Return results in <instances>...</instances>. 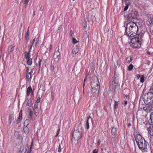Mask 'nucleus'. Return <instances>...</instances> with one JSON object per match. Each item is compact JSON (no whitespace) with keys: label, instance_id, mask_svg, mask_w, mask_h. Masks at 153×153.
Here are the masks:
<instances>
[{"label":"nucleus","instance_id":"nucleus-25","mask_svg":"<svg viewBox=\"0 0 153 153\" xmlns=\"http://www.w3.org/2000/svg\"><path fill=\"white\" fill-rule=\"evenodd\" d=\"M144 76L143 75L140 78V81L141 82L143 83L144 81Z\"/></svg>","mask_w":153,"mask_h":153},{"label":"nucleus","instance_id":"nucleus-10","mask_svg":"<svg viewBox=\"0 0 153 153\" xmlns=\"http://www.w3.org/2000/svg\"><path fill=\"white\" fill-rule=\"evenodd\" d=\"M22 110H21L20 111L19 117L17 120L16 121V123L17 124L19 123L21 121L22 119Z\"/></svg>","mask_w":153,"mask_h":153},{"label":"nucleus","instance_id":"nucleus-41","mask_svg":"<svg viewBox=\"0 0 153 153\" xmlns=\"http://www.w3.org/2000/svg\"><path fill=\"white\" fill-rule=\"evenodd\" d=\"M147 54H149V55H152V53H151L149 51H147Z\"/></svg>","mask_w":153,"mask_h":153},{"label":"nucleus","instance_id":"nucleus-51","mask_svg":"<svg viewBox=\"0 0 153 153\" xmlns=\"http://www.w3.org/2000/svg\"><path fill=\"white\" fill-rule=\"evenodd\" d=\"M58 135V134H57L56 135L55 137H56Z\"/></svg>","mask_w":153,"mask_h":153},{"label":"nucleus","instance_id":"nucleus-39","mask_svg":"<svg viewBox=\"0 0 153 153\" xmlns=\"http://www.w3.org/2000/svg\"><path fill=\"white\" fill-rule=\"evenodd\" d=\"M141 76H140V75L139 74H137V78H138V79H139L141 77Z\"/></svg>","mask_w":153,"mask_h":153},{"label":"nucleus","instance_id":"nucleus-17","mask_svg":"<svg viewBox=\"0 0 153 153\" xmlns=\"http://www.w3.org/2000/svg\"><path fill=\"white\" fill-rule=\"evenodd\" d=\"M117 130L116 128L114 127L112 128L111 130L112 134L113 135H115L117 133Z\"/></svg>","mask_w":153,"mask_h":153},{"label":"nucleus","instance_id":"nucleus-24","mask_svg":"<svg viewBox=\"0 0 153 153\" xmlns=\"http://www.w3.org/2000/svg\"><path fill=\"white\" fill-rule=\"evenodd\" d=\"M31 149L32 147L31 146L30 149H28L26 150L25 152V153H31Z\"/></svg>","mask_w":153,"mask_h":153},{"label":"nucleus","instance_id":"nucleus-34","mask_svg":"<svg viewBox=\"0 0 153 153\" xmlns=\"http://www.w3.org/2000/svg\"><path fill=\"white\" fill-rule=\"evenodd\" d=\"M38 103H37L35 102V105H34V108H38Z\"/></svg>","mask_w":153,"mask_h":153},{"label":"nucleus","instance_id":"nucleus-32","mask_svg":"<svg viewBox=\"0 0 153 153\" xmlns=\"http://www.w3.org/2000/svg\"><path fill=\"white\" fill-rule=\"evenodd\" d=\"M128 5H127L126 6H125V7L124 8V11H126V10H127L128 9Z\"/></svg>","mask_w":153,"mask_h":153},{"label":"nucleus","instance_id":"nucleus-37","mask_svg":"<svg viewBox=\"0 0 153 153\" xmlns=\"http://www.w3.org/2000/svg\"><path fill=\"white\" fill-rule=\"evenodd\" d=\"M93 153H98V150L96 149L94 150Z\"/></svg>","mask_w":153,"mask_h":153},{"label":"nucleus","instance_id":"nucleus-36","mask_svg":"<svg viewBox=\"0 0 153 153\" xmlns=\"http://www.w3.org/2000/svg\"><path fill=\"white\" fill-rule=\"evenodd\" d=\"M42 61V59H41L40 60L39 62V68H40L41 67V63Z\"/></svg>","mask_w":153,"mask_h":153},{"label":"nucleus","instance_id":"nucleus-49","mask_svg":"<svg viewBox=\"0 0 153 153\" xmlns=\"http://www.w3.org/2000/svg\"><path fill=\"white\" fill-rule=\"evenodd\" d=\"M52 99H53V98H54V96L53 95L52 96Z\"/></svg>","mask_w":153,"mask_h":153},{"label":"nucleus","instance_id":"nucleus-23","mask_svg":"<svg viewBox=\"0 0 153 153\" xmlns=\"http://www.w3.org/2000/svg\"><path fill=\"white\" fill-rule=\"evenodd\" d=\"M133 65L131 64H130L128 68V70L129 71L132 70L133 68Z\"/></svg>","mask_w":153,"mask_h":153},{"label":"nucleus","instance_id":"nucleus-18","mask_svg":"<svg viewBox=\"0 0 153 153\" xmlns=\"http://www.w3.org/2000/svg\"><path fill=\"white\" fill-rule=\"evenodd\" d=\"M27 62L28 65H31L32 63V59L30 58L27 59Z\"/></svg>","mask_w":153,"mask_h":153},{"label":"nucleus","instance_id":"nucleus-6","mask_svg":"<svg viewBox=\"0 0 153 153\" xmlns=\"http://www.w3.org/2000/svg\"><path fill=\"white\" fill-rule=\"evenodd\" d=\"M26 79L27 81H28L32 77L31 74L33 73V71L31 69H30V67H26Z\"/></svg>","mask_w":153,"mask_h":153},{"label":"nucleus","instance_id":"nucleus-13","mask_svg":"<svg viewBox=\"0 0 153 153\" xmlns=\"http://www.w3.org/2000/svg\"><path fill=\"white\" fill-rule=\"evenodd\" d=\"M146 23L148 25L153 24V17H151L146 21Z\"/></svg>","mask_w":153,"mask_h":153},{"label":"nucleus","instance_id":"nucleus-15","mask_svg":"<svg viewBox=\"0 0 153 153\" xmlns=\"http://www.w3.org/2000/svg\"><path fill=\"white\" fill-rule=\"evenodd\" d=\"M90 119H91V116H89L88 117V118L86 121V128L87 129H88L89 128V122L90 121Z\"/></svg>","mask_w":153,"mask_h":153},{"label":"nucleus","instance_id":"nucleus-14","mask_svg":"<svg viewBox=\"0 0 153 153\" xmlns=\"http://www.w3.org/2000/svg\"><path fill=\"white\" fill-rule=\"evenodd\" d=\"M32 91V89L31 86L29 87L27 89V96H29L30 95V94Z\"/></svg>","mask_w":153,"mask_h":153},{"label":"nucleus","instance_id":"nucleus-8","mask_svg":"<svg viewBox=\"0 0 153 153\" xmlns=\"http://www.w3.org/2000/svg\"><path fill=\"white\" fill-rule=\"evenodd\" d=\"M118 87V84L115 80H113L111 82L110 86V88L111 90H115V89Z\"/></svg>","mask_w":153,"mask_h":153},{"label":"nucleus","instance_id":"nucleus-43","mask_svg":"<svg viewBox=\"0 0 153 153\" xmlns=\"http://www.w3.org/2000/svg\"><path fill=\"white\" fill-rule=\"evenodd\" d=\"M124 105H126L127 103V101H126L125 100L124 101Z\"/></svg>","mask_w":153,"mask_h":153},{"label":"nucleus","instance_id":"nucleus-30","mask_svg":"<svg viewBox=\"0 0 153 153\" xmlns=\"http://www.w3.org/2000/svg\"><path fill=\"white\" fill-rule=\"evenodd\" d=\"M58 152H60L61 151V145H59V146L58 148Z\"/></svg>","mask_w":153,"mask_h":153},{"label":"nucleus","instance_id":"nucleus-5","mask_svg":"<svg viewBox=\"0 0 153 153\" xmlns=\"http://www.w3.org/2000/svg\"><path fill=\"white\" fill-rule=\"evenodd\" d=\"M99 82L97 78L94 77L93 79L91 82V85L92 88V91L93 92H95L96 94H98L100 89L99 85Z\"/></svg>","mask_w":153,"mask_h":153},{"label":"nucleus","instance_id":"nucleus-1","mask_svg":"<svg viewBox=\"0 0 153 153\" xmlns=\"http://www.w3.org/2000/svg\"><path fill=\"white\" fill-rule=\"evenodd\" d=\"M138 30V28L136 23L130 22L126 25L125 33L129 37H132L134 36Z\"/></svg>","mask_w":153,"mask_h":153},{"label":"nucleus","instance_id":"nucleus-27","mask_svg":"<svg viewBox=\"0 0 153 153\" xmlns=\"http://www.w3.org/2000/svg\"><path fill=\"white\" fill-rule=\"evenodd\" d=\"M29 0H24V4H26L25 7H26L27 5L28 4Z\"/></svg>","mask_w":153,"mask_h":153},{"label":"nucleus","instance_id":"nucleus-48","mask_svg":"<svg viewBox=\"0 0 153 153\" xmlns=\"http://www.w3.org/2000/svg\"><path fill=\"white\" fill-rule=\"evenodd\" d=\"M85 85V82H84L83 84V89L84 88ZM83 91H84V90H83Z\"/></svg>","mask_w":153,"mask_h":153},{"label":"nucleus","instance_id":"nucleus-26","mask_svg":"<svg viewBox=\"0 0 153 153\" xmlns=\"http://www.w3.org/2000/svg\"><path fill=\"white\" fill-rule=\"evenodd\" d=\"M72 42L74 44H76L78 42V41H77L75 39L73 38L72 39Z\"/></svg>","mask_w":153,"mask_h":153},{"label":"nucleus","instance_id":"nucleus-33","mask_svg":"<svg viewBox=\"0 0 153 153\" xmlns=\"http://www.w3.org/2000/svg\"><path fill=\"white\" fill-rule=\"evenodd\" d=\"M150 118L151 120H153V112L151 113V114Z\"/></svg>","mask_w":153,"mask_h":153},{"label":"nucleus","instance_id":"nucleus-22","mask_svg":"<svg viewBox=\"0 0 153 153\" xmlns=\"http://www.w3.org/2000/svg\"><path fill=\"white\" fill-rule=\"evenodd\" d=\"M35 39V38H34ZM39 37L37 38L36 40V41H34V42L35 41V46H36L39 43Z\"/></svg>","mask_w":153,"mask_h":153},{"label":"nucleus","instance_id":"nucleus-9","mask_svg":"<svg viewBox=\"0 0 153 153\" xmlns=\"http://www.w3.org/2000/svg\"><path fill=\"white\" fill-rule=\"evenodd\" d=\"M35 39H34L33 40V41L32 42V45L30 47V50H29V52H26L25 53V58L26 59H28L30 58V56L29 55V53H30V50L31 49L32 47L33 44L34 42L35 41Z\"/></svg>","mask_w":153,"mask_h":153},{"label":"nucleus","instance_id":"nucleus-52","mask_svg":"<svg viewBox=\"0 0 153 153\" xmlns=\"http://www.w3.org/2000/svg\"><path fill=\"white\" fill-rule=\"evenodd\" d=\"M101 150H103V149H102H102H101Z\"/></svg>","mask_w":153,"mask_h":153},{"label":"nucleus","instance_id":"nucleus-42","mask_svg":"<svg viewBox=\"0 0 153 153\" xmlns=\"http://www.w3.org/2000/svg\"><path fill=\"white\" fill-rule=\"evenodd\" d=\"M52 46L51 45L50 46V49H49L50 51L52 50Z\"/></svg>","mask_w":153,"mask_h":153},{"label":"nucleus","instance_id":"nucleus-20","mask_svg":"<svg viewBox=\"0 0 153 153\" xmlns=\"http://www.w3.org/2000/svg\"><path fill=\"white\" fill-rule=\"evenodd\" d=\"M29 27L28 28L27 31V33L26 35H25V37L26 40H28L29 39Z\"/></svg>","mask_w":153,"mask_h":153},{"label":"nucleus","instance_id":"nucleus-44","mask_svg":"<svg viewBox=\"0 0 153 153\" xmlns=\"http://www.w3.org/2000/svg\"><path fill=\"white\" fill-rule=\"evenodd\" d=\"M60 130V129H59L57 130V134H59V132Z\"/></svg>","mask_w":153,"mask_h":153},{"label":"nucleus","instance_id":"nucleus-45","mask_svg":"<svg viewBox=\"0 0 153 153\" xmlns=\"http://www.w3.org/2000/svg\"><path fill=\"white\" fill-rule=\"evenodd\" d=\"M87 77H85V78H84V82H85V81L86 80H87Z\"/></svg>","mask_w":153,"mask_h":153},{"label":"nucleus","instance_id":"nucleus-50","mask_svg":"<svg viewBox=\"0 0 153 153\" xmlns=\"http://www.w3.org/2000/svg\"><path fill=\"white\" fill-rule=\"evenodd\" d=\"M131 126V124L130 123H129L128 124V126Z\"/></svg>","mask_w":153,"mask_h":153},{"label":"nucleus","instance_id":"nucleus-11","mask_svg":"<svg viewBox=\"0 0 153 153\" xmlns=\"http://www.w3.org/2000/svg\"><path fill=\"white\" fill-rule=\"evenodd\" d=\"M78 52V49L77 47H75L73 50L72 54L73 56H75Z\"/></svg>","mask_w":153,"mask_h":153},{"label":"nucleus","instance_id":"nucleus-40","mask_svg":"<svg viewBox=\"0 0 153 153\" xmlns=\"http://www.w3.org/2000/svg\"><path fill=\"white\" fill-rule=\"evenodd\" d=\"M100 140H98V142H97V143L98 144V145L99 146L100 145Z\"/></svg>","mask_w":153,"mask_h":153},{"label":"nucleus","instance_id":"nucleus-29","mask_svg":"<svg viewBox=\"0 0 153 153\" xmlns=\"http://www.w3.org/2000/svg\"><path fill=\"white\" fill-rule=\"evenodd\" d=\"M114 107L115 109H116L118 107V104L117 102H115L114 105Z\"/></svg>","mask_w":153,"mask_h":153},{"label":"nucleus","instance_id":"nucleus-21","mask_svg":"<svg viewBox=\"0 0 153 153\" xmlns=\"http://www.w3.org/2000/svg\"><path fill=\"white\" fill-rule=\"evenodd\" d=\"M132 60V57L131 56H129L126 59V61L128 63L130 62Z\"/></svg>","mask_w":153,"mask_h":153},{"label":"nucleus","instance_id":"nucleus-7","mask_svg":"<svg viewBox=\"0 0 153 153\" xmlns=\"http://www.w3.org/2000/svg\"><path fill=\"white\" fill-rule=\"evenodd\" d=\"M60 54L59 48V47H58L57 50L56 51H55L53 56V58L54 59L55 61L56 62H57L60 59Z\"/></svg>","mask_w":153,"mask_h":153},{"label":"nucleus","instance_id":"nucleus-38","mask_svg":"<svg viewBox=\"0 0 153 153\" xmlns=\"http://www.w3.org/2000/svg\"><path fill=\"white\" fill-rule=\"evenodd\" d=\"M34 110L35 112H38V108H34Z\"/></svg>","mask_w":153,"mask_h":153},{"label":"nucleus","instance_id":"nucleus-4","mask_svg":"<svg viewBox=\"0 0 153 153\" xmlns=\"http://www.w3.org/2000/svg\"><path fill=\"white\" fill-rule=\"evenodd\" d=\"M82 132V125L80 123L77 129L74 130L73 132V137L75 140H77L81 137Z\"/></svg>","mask_w":153,"mask_h":153},{"label":"nucleus","instance_id":"nucleus-3","mask_svg":"<svg viewBox=\"0 0 153 153\" xmlns=\"http://www.w3.org/2000/svg\"><path fill=\"white\" fill-rule=\"evenodd\" d=\"M142 34H138L131 39L130 43V45L132 48H139L140 47L141 44V38L142 37Z\"/></svg>","mask_w":153,"mask_h":153},{"label":"nucleus","instance_id":"nucleus-12","mask_svg":"<svg viewBox=\"0 0 153 153\" xmlns=\"http://www.w3.org/2000/svg\"><path fill=\"white\" fill-rule=\"evenodd\" d=\"M130 15L132 19H135L137 18V13L136 12L132 11Z\"/></svg>","mask_w":153,"mask_h":153},{"label":"nucleus","instance_id":"nucleus-2","mask_svg":"<svg viewBox=\"0 0 153 153\" xmlns=\"http://www.w3.org/2000/svg\"><path fill=\"white\" fill-rule=\"evenodd\" d=\"M135 140L139 149L143 152H147V145L144 139L140 134H137L135 136Z\"/></svg>","mask_w":153,"mask_h":153},{"label":"nucleus","instance_id":"nucleus-16","mask_svg":"<svg viewBox=\"0 0 153 153\" xmlns=\"http://www.w3.org/2000/svg\"><path fill=\"white\" fill-rule=\"evenodd\" d=\"M15 45H10L8 48V51L10 52H12L14 50Z\"/></svg>","mask_w":153,"mask_h":153},{"label":"nucleus","instance_id":"nucleus-47","mask_svg":"<svg viewBox=\"0 0 153 153\" xmlns=\"http://www.w3.org/2000/svg\"><path fill=\"white\" fill-rule=\"evenodd\" d=\"M35 15V11H34L33 14V16Z\"/></svg>","mask_w":153,"mask_h":153},{"label":"nucleus","instance_id":"nucleus-35","mask_svg":"<svg viewBox=\"0 0 153 153\" xmlns=\"http://www.w3.org/2000/svg\"><path fill=\"white\" fill-rule=\"evenodd\" d=\"M73 34V31L72 30H71L70 31V36L71 37L72 36Z\"/></svg>","mask_w":153,"mask_h":153},{"label":"nucleus","instance_id":"nucleus-28","mask_svg":"<svg viewBox=\"0 0 153 153\" xmlns=\"http://www.w3.org/2000/svg\"><path fill=\"white\" fill-rule=\"evenodd\" d=\"M41 98L39 97L37 98L36 102H35V103H38L40 102V99Z\"/></svg>","mask_w":153,"mask_h":153},{"label":"nucleus","instance_id":"nucleus-46","mask_svg":"<svg viewBox=\"0 0 153 153\" xmlns=\"http://www.w3.org/2000/svg\"><path fill=\"white\" fill-rule=\"evenodd\" d=\"M89 75V73H87L86 74V75H85V77H87L88 76V75Z\"/></svg>","mask_w":153,"mask_h":153},{"label":"nucleus","instance_id":"nucleus-19","mask_svg":"<svg viewBox=\"0 0 153 153\" xmlns=\"http://www.w3.org/2000/svg\"><path fill=\"white\" fill-rule=\"evenodd\" d=\"M28 111L29 112V117L28 118L29 119H31L32 118V114H33L32 111L31 109H28Z\"/></svg>","mask_w":153,"mask_h":153},{"label":"nucleus","instance_id":"nucleus-31","mask_svg":"<svg viewBox=\"0 0 153 153\" xmlns=\"http://www.w3.org/2000/svg\"><path fill=\"white\" fill-rule=\"evenodd\" d=\"M52 71H54L55 69L54 66L53 65H51L50 67Z\"/></svg>","mask_w":153,"mask_h":153}]
</instances>
